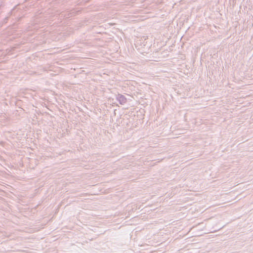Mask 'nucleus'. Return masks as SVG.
<instances>
[{"label": "nucleus", "mask_w": 253, "mask_h": 253, "mask_svg": "<svg viewBox=\"0 0 253 253\" xmlns=\"http://www.w3.org/2000/svg\"><path fill=\"white\" fill-rule=\"evenodd\" d=\"M57 124L55 118L51 116H49L48 114V133H50L51 135H52V133H56V131L58 130Z\"/></svg>", "instance_id": "f257e3e1"}, {"label": "nucleus", "mask_w": 253, "mask_h": 253, "mask_svg": "<svg viewBox=\"0 0 253 253\" xmlns=\"http://www.w3.org/2000/svg\"><path fill=\"white\" fill-rule=\"evenodd\" d=\"M50 24L49 20L48 19V25ZM53 28L51 26L50 28L48 26V40L51 39L52 41H58L60 38V35L57 32L52 31Z\"/></svg>", "instance_id": "f03ea898"}, {"label": "nucleus", "mask_w": 253, "mask_h": 253, "mask_svg": "<svg viewBox=\"0 0 253 253\" xmlns=\"http://www.w3.org/2000/svg\"><path fill=\"white\" fill-rule=\"evenodd\" d=\"M116 100L121 105H124L127 102V99L125 96L121 94H118L116 95Z\"/></svg>", "instance_id": "7ed1b4c3"}, {"label": "nucleus", "mask_w": 253, "mask_h": 253, "mask_svg": "<svg viewBox=\"0 0 253 253\" xmlns=\"http://www.w3.org/2000/svg\"><path fill=\"white\" fill-rule=\"evenodd\" d=\"M59 52V50H58V48H50V49L48 48V56L49 55H53L54 54L58 53Z\"/></svg>", "instance_id": "20e7f679"}, {"label": "nucleus", "mask_w": 253, "mask_h": 253, "mask_svg": "<svg viewBox=\"0 0 253 253\" xmlns=\"http://www.w3.org/2000/svg\"><path fill=\"white\" fill-rule=\"evenodd\" d=\"M51 70H52L50 69V67H49V66H48V72H49V71H51ZM49 73L48 72V77H49V76H50V77H53L54 75H55V76H56V75H55V74H53V73H50L49 74Z\"/></svg>", "instance_id": "39448f33"}, {"label": "nucleus", "mask_w": 253, "mask_h": 253, "mask_svg": "<svg viewBox=\"0 0 253 253\" xmlns=\"http://www.w3.org/2000/svg\"><path fill=\"white\" fill-rule=\"evenodd\" d=\"M48 157H51V155H48Z\"/></svg>", "instance_id": "423d86ee"}, {"label": "nucleus", "mask_w": 253, "mask_h": 253, "mask_svg": "<svg viewBox=\"0 0 253 253\" xmlns=\"http://www.w3.org/2000/svg\"><path fill=\"white\" fill-rule=\"evenodd\" d=\"M48 157H51V155H48Z\"/></svg>", "instance_id": "0eeeda50"}]
</instances>
